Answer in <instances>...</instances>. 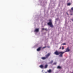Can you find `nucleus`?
I'll list each match as a JSON object with an SVG mask.
<instances>
[{"label":"nucleus","mask_w":73,"mask_h":73,"mask_svg":"<svg viewBox=\"0 0 73 73\" xmlns=\"http://www.w3.org/2000/svg\"><path fill=\"white\" fill-rule=\"evenodd\" d=\"M53 60H52L51 61V62H50V64H52V63H53Z\"/></svg>","instance_id":"obj_13"},{"label":"nucleus","mask_w":73,"mask_h":73,"mask_svg":"<svg viewBox=\"0 0 73 73\" xmlns=\"http://www.w3.org/2000/svg\"><path fill=\"white\" fill-rule=\"evenodd\" d=\"M48 67V65L47 64H46L44 66V68L46 69V68H47V67Z\"/></svg>","instance_id":"obj_11"},{"label":"nucleus","mask_w":73,"mask_h":73,"mask_svg":"<svg viewBox=\"0 0 73 73\" xmlns=\"http://www.w3.org/2000/svg\"><path fill=\"white\" fill-rule=\"evenodd\" d=\"M41 47H40L39 48H38L37 50V51H40L41 50Z\"/></svg>","instance_id":"obj_5"},{"label":"nucleus","mask_w":73,"mask_h":73,"mask_svg":"<svg viewBox=\"0 0 73 73\" xmlns=\"http://www.w3.org/2000/svg\"><path fill=\"white\" fill-rule=\"evenodd\" d=\"M62 50H63V49H64V46H62Z\"/></svg>","instance_id":"obj_14"},{"label":"nucleus","mask_w":73,"mask_h":73,"mask_svg":"<svg viewBox=\"0 0 73 73\" xmlns=\"http://www.w3.org/2000/svg\"><path fill=\"white\" fill-rule=\"evenodd\" d=\"M57 69H60L61 68V66H59L57 67Z\"/></svg>","instance_id":"obj_8"},{"label":"nucleus","mask_w":73,"mask_h":73,"mask_svg":"<svg viewBox=\"0 0 73 73\" xmlns=\"http://www.w3.org/2000/svg\"><path fill=\"white\" fill-rule=\"evenodd\" d=\"M48 73H51V72H52V70H51L50 69L48 70Z\"/></svg>","instance_id":"obj_7"},{"label":"nucleus","mask_w":73,"mask_h":73,"mask_svg":"<svg viewBox=\"0 0 73 73\" xmlns=\"http://www.w3.org/2000/svg\"><path fill=\"white\" fill-rule=\"evenodd\" d=\"M42 30H45V29H44V28H42Z\"/></svg>","instance_id":"obj_18"},{"label":"nucleus","mask_w":73,"mask_h":73,"mask_svg":"<svg viewBox=\"0 0 73 73\" xmlns=\"http://www.w3.org/2000/svg\"><path fill=\"white\" fill-rule=\"evenodd\" d=\"M70 50L69 48V47H68L66 49V51L64 52H70Z\"/></svg>","instance_id":"obj_4"},{"label":"nucleus","mask_w":73,"mask_h":73,"mask_svg":"<svg viewBox=\"0 0 73 73\" xmlns=\"http://www.w3.org/2000/svg\"><path fill=\"white\" fill-rule=\"evenodd\" d=\"M64 53H65V52H58V51H56L54 52V54L57 55H58L60 54L59 56L60 57H62V55H63V54H64Z\"/></svg>","instance_id":"obj_1"},{"label":"nucleus","mask_w":73,"mask_h":73,"mask_svg":"<svg viewBox=\"0 0 73 73\" xmlns=\"http://www.w3.org/2000/svg\"><path fill=\"white\" fill-rule=\"evenodd\" d=\"M50 55V53H48L45 55L46 58H48L49 57V56Z\"/></svg>","instance_id":"obj_3"},{"label":"nucleus","mask_w":73,"mask_h":73,"mask_svg":"<svg viewBox=\"0 0 73 73\" xmlns=\"http://www.w3.org/2000/svg\"><path fill=\"white\" fill-rule=\"evenodd\" d=\"M63 45H66V44H65V43H64L63 44Z\"/></svg>","instance_id":"obj_16"},{"label":"nucleus","mask_w":73,"mask_h":73,"mask_svg":"<svg viewBox=\"0 0 73 73\" xmlns=\"http://www.w3.org/2000/svg\"><path fill=\"white\" fill-rule=\"evenodd\" d=\"M46 59V57H43L41 58V59L42 60H45Z\"/></svg>","instance_id":"obj_9"},{"label":"nucleus","mask_w":73,"mask_h":73,"mask_svg":"<svg viewBox=\"0 0 73 73\" xmlns=\"http://www.w3.org/2000/svg\"><path fill=\"white\" fill-rule=\"evenodd\" d=\"M61 49V47H60L59 48V49Z\"/></svg>","instance_id":"obj_21"},{"label":"nucleus","mask_w":73,"mask_h":73,"mask_svg":"<svg viewBox=\"0 0 73 73\" xmlns=\"http://www.w3.org/2000/svg\"><path fill=\"white\" fill-rule=\"evenodd\" d=\"M39 67L40 68H43V67H44V66H43V65H40V66Z\"/></svg>","instance_id":"obj_10"},{"label":"nucleus","mask_w":73,"mask_h":73,"mask_svg":"<svg viewBox=\"0 0 73 73\" xmlns=\"http://www.w3.org/2000/svg\"><path fill=\"white\" fill-rule=\"evenodd\" d=\"M73 15V14H70V15Z\"/></svg>","instance_id":"obj_24"},{"label":"nucleus","mask_w":73,"mask_h":73,"mask_svg":"<svg viewBox=\"0 0 73 73\" xmlns=\"http://www.w3.org/2000/svg\"><path fill=\"white\" fill-rule=\"evenodd\" d=\"M46 48V46L44 47L43 48V49H44V48Z\"/></svg>","instance_id":"obj_17"},{"label":"nucleus","mask_w":73,"mask_h":73,"mask_svg":"<svg viewBox=\"0 0 73 73\" xmlns=\"http://www.w3.org/2000/svg\"><path fill=\"white\" fill-rule=\"evenodd\" d=\"M72 21H73V19H72Z\"/></svg>","instance_id":"obj_23"},{"label":"nucleus","mask_w":73,"mask_h":73,"mask_svg":"<svg viewBox=\"0 0 73 73\" xmlns=\"http://www.w3.org/2000/svg\"><path fill=\"white\" fill-rule=\"evenodd\" d=\"M54 64L55 65V64H56V63H54Z\"/></svg>","instance_id":"obj_20"},{"label":"nucleus","mask_w":73,"mask_h":73,"mask_svg":"<svg viewBox=\"0 0 73 73\" xmlns=\"http://www.w3.org/2000/svg\"><path fill=\"white\" fill-rule=\"evenodd\" d=\"M71 10L73 11V7H72L71 8Z\"/></svg>","instance_id":"obj_15"},{"label":"nucleus","mask_w":73,"mask_h":73,"mask_svg":"<svg viewBox=\"0 0 73 73\" xmlns=\"http://www.w3.org/2000/svg\"><path fill=\"white\" fill-rule=\"evenodd\" d=\"M67 14L68 15H69V14H68V13H67Z\"/></svg>","instance_id":"obj_22"},{"label":"nucleus","mask_w":73,"mask_h":73,"mask_svg":"<svg viewBox=\"0 0 73 73\" xmlns=\"http://www.w3.org/2000/svg\"><path fill=\"white\" fill-rule=\"evenodd\" d=\"M44 30H45V31H46V30H47V29H45Z\"/></svg>","instance_id":"obj_19"},{"label":"nucleus","mask_w":73,"mask_h":73,"mask_svg":"<svg viewBox=\"0 0 73 73\" xmlns=\"http://www.w3.org/2000/svg\"><path fill=\"white\" fill-rule=\"evenodd\" d=\"M49 22L48 23V25H49L51 28H53V25H52V20H51V19H50L49 20Z\"/></svg>","instance_id":"obj_2"},{"label":"nucleus","mask_w":73,"mask_h":73,"mask_svg":"<svg viewBox=\"0 0 73 73\" xmlns=\"http://www.w3.org/2000/svg\"><path fill=\"white\" fill-rule=\"evenodd\" d=\"M71 4L70 3H68L67 4V5L69 6Z\"/></svg>","instance_id":"obj_12"},{"label":"nucleus","mask_w":73,"mask_h":73,"mask_svg":"<svg viewBox=\"0 0 73 73\" xmlns=\"http://www.w3.org/2000/svg\"><path fill=\"white\" fill-rule=\"evenodd\" d=\"M39 30H38V29H36L35 30V32H38Z\"/></svg>","instance_id":"obj_6"}]
</instances>
